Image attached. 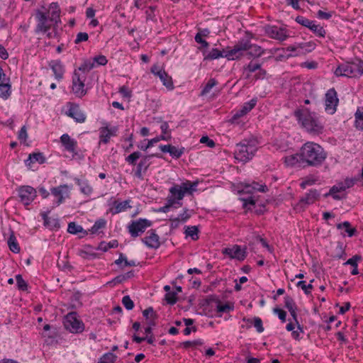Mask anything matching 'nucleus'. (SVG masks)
I'll list each match as a JSON object with an SVG mask.
<instances>
[{"mask_svg": "<svg viewBox=\"0 0 363 363\" xmlns=\"http://www.w3.org/2000/svg\"><path fill=\"white\" fill-rule=\"evenodd\" d=\"M262 52V47H252V48L245 52V55H249L253 57H258Z\"/></svg>", "mask_w": 363, "mask_h": 363, "instance_id": "c03bdc74", "label": "nucleus"}, {"mask_svg": "<svg viewBox=\"0 0 363 363\" xmlns=\"http://www.w3.org/2000/svg\"><path fill=\"white\" fill-rule=\"evenodd\" d=\"M48 14L50 21H53L55 23H57L60 20V9L57 3L52 2L50 4Z\"/></svg>", "mask_w": 363, "mask_h": 363, "instance_id": "b1692460", "label": "nucleus"}, {"mask_svg": "<svg viewBox=\"0 0 363 363\" xmlns=\"http://www.w3.org/2000/svg\"><path fill=\"white\" fill-rule=\"evenodd\" d=\"M223 254L228 255L231 259H237L242 261L246 257V252L242 250L240 245H235L232 247H226L223 250Z\"/></svg>", "mask_w": 363, "mask_h": 363, "instance_id": "dca6fc26", "label": "nucleus"}, {"mask_svg": "<svg viewBox=\"0 0 363 363\" xmlns=\"http://www.w3.org/2000/svg\"><path fill=\"white\" fill-rule=\"evenodd\" d=\"M363 74V61L357 59L355 62H347L339 65L335 71L336 76L357 77Z\"/></svg>", "mask_w": 363, "mask_h": 363, "instance_id": "20e7f679", "label": "nucleus"}, {"mask_svg": "<svg viewBox=\"0 0 363 363\" xmlns=\"http://www.w3.org/2000/svg\"><path fill=\"white\" fill-rule=\"evenodd\" d=\"M200 143L203 144H206V145L209 147H214L216 146L215 142L210 139L208 136H203L200 139Z\"/></svg>", "mask_w": 363, "mask_h": 363, "instance_id": "338daca9", "label": "nucleus"}, {"mask_svg": "<svg viewBox=\"0 0 363 363\" xmlns=\"http://www.w3.org/2000/svg\"><path fill=\"white\" fill-rule=\"evenodd\" d=\"M118 242L116 240H113L108 243L101 242L99 245V248L104 252H106L108 249L117 247Z\"/></svg>", "mask_w": 363, "mask_h": 363, "instance_id": "58836bf2", "label": "nucleus"}, {"mask_svg": "<svg viewBox=\"0 0 363 363\" xmlns=\"http://www.w3.org/2000/svg\"><path fill=\"white\" fill-rule=\"evenodd\" d=\"M217 84L218 82L216 79H215L214 78L210 79L206 83V84L204 86L203 89H202L201 95L203 96L208 94L211 89Z\"/></svg>", "mask_w": 363, "mask_h": 363, "instance_id": "c9c22d12", "label": "nucleus"}, {"mask_svg": "<svg viewBox=\"0 0 363 363\" xmlns=\"http://www.w3.org/2000/svg\"><path fill=\"white\" fill-rule=\"evenodd\" d=\"M197 182L191 183L190 181H186L185 182H183L181 185H179V188L182 191H183V194H192L193 191H196L195 187L197 186Z\"/></svg>", "mask_w": 363, "mask_h": 363, "instance_id": "cd10ccee", "label": "nucleus"}, {"mask_svg": "<svg viewBox=\"0 0 363 363\" xmlns=\"http://www.w3.org/2000/svg\"><path fill=\"white\" fill-rule=\"evenodd\" d=\"M301 164L304 166L318 167L327 158V152L318 143L307 142L300 149Z\"/></svg>", "mask_w": 363, "mask_h": 363, "instance_id": "f257e3e1", "label": "nucleus"}, {"mask_svg": "<svg viewBox=\"0 0 363 363\" xmlns=\"http://www.w3.org/2000/svg\"><path fill=\"white\" fill-rule=\"evenodd\" d=\"M284 306L289 310V311L297 309L293 298L289 296L284 297Z\"/></svg>", "mask_w": 363, "mask_h": 363, "instance_id": "a18cd8bd", "label": "nucleus"}, {"mask_svg": "<svg viewBox=\"0 0 363 363\" xmlns=\"http://www.w3.org/2000/svg\"><path fill=\"white\" fill-rule=\"evenodd\" d=\"M60 142L67 151L77 155V142L71 138L68 134H63L60 137Z\"/></svg>", "mask_w": 363, "mask_h": 363, "instance_id": "f3484780", "label": "nucleus"}, {"mask_svg": "<svg viewBox=\"0 0 363 363\" xmlns=\"http://www.w3.org/2000/svg\"><path fill=\"white\" fill-rule=\"evenodd\" d=\"M218 57H223V49L220 50L217 48H213L205 57V59L215 60Z\"/></svg>", "mask_w": 363, "mask_h": 363, "instance_id": "a19ab883", "label": "nucleus"}, {"mask_svg": "<svg viewBox=\"0 0 363 363\" xmlns=\"http://www.w3.org/2000/svg\"><path fill=\"white\" fill-rule=\"evenodd\" d=\"M8 245L9 250L13 253H18L21 250L19 245L16 240V238L14 235L13 231L11 230V235L8 239Z\"/></svg>", "mask_w": 363, "mask_h": 363, "instance_id": "bb28decb", "label": "nucleus"}, {"mask_svg": "<svg viewBox=\"0 0 363 363\" xmlns=\"http://www.w3.org/2000/svg\"><path fill=\"white\" fill-rule=\"evenodd\" d=\"M170 139H171L170 135H169L168 136H165V135L157 136V137H155V138L149 140L146 145H142L140 147V149L143 150H146L148 148H150V147H152L155 143H157L160 140H169Z\"/></svg>", "mask_w": 363, "mask_h": 363, "instance_id": "c756f323", "label": "nucleus"}, {"mask_svg": "<svg viewBox=\"0 0 363 363\" xmlns=\"http://www.w3.org/2000/svg\"><path fill=\"white\" fill-rule=\"evenodd\" d=\"M122 303L127 310H132L134 308V303L129 296H125L123 297Z\"/></svg>", "mask_w": 363, "mask_h": 363, "instance_id": "4d7b16f0", "label": "nucleus"}, {"mask_svg": "<svg viewBox=\"0 0 363 363\" xmlns=\"http://www.w3.org/2000/svg\"><path fill=\"white\" fill-rule=\"evenodd\" d=\"M34 162H38L39 164H43L45 162V158L41 152H33L30 154L28 158L25 161L26 164L30 169L32 164Z\"/></svg>", "mask_w": 363, "mask_h": 363, "instance_id": "393cba45", "label": "nucleus"}, {"mask_svg": "<svg viewBox=\"0 0 363 363\" xmlns=\"http://www.w3.org/2000/svg\"><path fill=\"white\" fill-rule=\"evenodd\" d=\"M256 328L257 331L258 333H262L264 331V328L262 325V320L259 317H255L253 318V323H252Z\"/></svg>", "mask_w": 363, "mask_h": 363, "instance_id": "e2e57ef3", "label": "nucleus"}, {"mask_svg": "<svg viewBox=\"0 0 363 363\" xmlns=\"http://www.w3.org/2000/svg\"><path fill=\"white\" fill-rule=\"evenodd\" d=\"M18 195L21 201L25 206H28L37 196V191L30 186H23L18 189Z\"/></svg>", "mask_w": 363, "mask_h": 363, "instance_id": "9b49d317", "label": "nucleus"}, {"mask_svg": "<svg viewBox=\"0 0 363 363\" xmlns=\"http://www.w3.org/2000/svg\"><path fill=\"white\" fill-rule=\"evenodd\" d=\"M85 74H80L77 70L74 71L72 77V91L77 96H82L86 94L84 89Z\"/></svg>", "mask_w": 363, "mask_h": 363, "instance_id": "9d476101", "label": "nucleus"}, {"mask_svg": "<svg viewBox=\"0 0 363 363\" xmlns=\"http://www.w3.org/2000/svg\"><path fill=\"white\" fill-rule=\"evenodd\" d=\"M296 51L295 47H287L286 48H277L275 50L274 58L277 61H283L290 57L295 56L296 54H293Z\"/></svg>", "mask_w": 363, "mask_h": 363, "instance_id": "6ab92c4d", "label": "nucleus"}, {"mask_svg": "<svg viewBox=\"0 0 363 363\" xmlns=\"http://www.w3.org/2000/svg\"><path fill=\"white\" fill-rule=\"evenodd\" d=\"M89 35L86 33H79L76 37L74 43L76 44L80 43L82 42H85L88 40Z\"/></svg>", "mask_w": 363, "mask_h": 363, "instance_id": "69168bd1", "label": "nucleus"}, {"mask_svg": "<svg viewBox=\"0 0 363 363\" xmlns=\"http://www.w3.org/2000/svg\"><path fill=\"white\" fill-rule=\"evenodd\" d=\"M64 325L67 330L72 333H81L84 330V324L78 318L76 312H70L66 315Z\"/></svg>", "mask_w": 363, "mask_h": 363, "instance_id": "423d86ee", "label": "nucleus"}, {"mask_svg": "<svg viewBox=\"0 0 363 363\" xmlns=\"http://www.w3.org/2000/svg\"><path fill=\"white\" fill-rule=\"evenodd\" d=\"M141 157V153L138 151L134 152L128 155L125 160L132 165H135L138 159Z\"/></svg>", "mask_w": 363, "mask_h": 363, "instance_id": "864d4df0", "label": "nucleus"}, {"mask_svg": "<svg viewBox=\"0 0 363 363\" xmlns=\"http://www.w3.org/2000/svg\"><path fill=\"white\" fill-rule=\"evenodd\" d=\"M94 64L92 59L84 60L82 64L79 67L78 70L82 72L84 74L89 72L94 67Z\"/></svg>", "mask_w": 363, "mask_h": 363, "instance_id": "473e14b6", "label": "nucleus"}, {"mask_svg": "<svg viewBox=\"0 0 363 363\" xmlns=\"http://www.w3.org/2000/svg\"><path fill=\"white\" fill-rule=\"evenodd\" d=\"M244 186H245V189L247 192H250V190L248 189L250 187H252V189L257 190L260 192H267L268 191V188L266 185L259 184L258 183H257L255 182H253L251 185L245 184Z\"/></svg>", "mask_w": 363, "mask_h": 363, "instance_id": "72a5a7b5", "label": "nucleus"}, {"mask_svg": "<svg viewBox=\"0 0 363 363\" xmlns=\"http://www.w3.org/2000/svg\"><path fill=\"white\" fill-rule=\"evenodd\" d=\"M67 114L69 117L74 118L77 123H83L86 120L85 115L77 104H72L69 108Z\"/></svg>", "mask_w": 363, "mask_h": 363, "instance_id": "4be33fe9", "label": "nucleus"}, {"mask_svg": "<svg viewBox=\"0 0 363 363\" xmlns=\"http://www.w3.org/2000/svg\"><path fill=\"white\" fill-rule=\"evenodd\" d=\"M68 186L66 184L60 185L51 189L52 195L55 198L54 201L56 206H59L64 201V194L67 193Z\"/></svg>", "mask_w": 363, "mask_h": 363, "instance_id": "aec40b11", "label": "nucleus"}, {"mask_svg": "<svg viewBox=\"0 0 363 363\" xmlns=\"http://www.w3.org/2000/svg\"><path fill=\"white\" fill-rule=\"evenodd\" d=\"M143 315L147 320H150L151 318L157 319V318H158L157 314L153 310L152 307H149V308H146L145 310H144L143 311Z\"/></svg>", "mask_w": 363, "mask_h": 363, "instance_id": "79ce46f5", "label": "nucleus"}, {"mask_svg": "<svg viewBox=\"0 0 363 363\" xmlns=\"http://www.w3.org/2000/svg\"><path fill=\"white\" fill-rule=\"evenodd\" d=\"M184 152V147L178 149L175 146H173L171 145L169 154L172 157L178 159L182 155Z\"/></svg>", "mask_w": 363, "mask_h": 363, "instance_id": "49530a36", "label": "nucleus"}, {"mask_svg": "<svg viewBox=\"0 0 363 363\" xmlns=\"http://www.w3.org/2000/svg\"><path fill=\"white\" fill-rule=\"evenodd\" d=\"M151 72L158 76L160 80L162 82L163 85L165 86L168 89L172 90L174 89L172 79L164 70L160 69L158 66L155 65L151 68Z\"/></svg>", "mask_w": 363, "mask_h": 363, "instance_id": "2eb2a0df", "label": "nucleus"}, {"mask_svg": "<svg viewBox=\"0 0 363 363\" xmlns=\"http://www.w3.org/2000/svg\"><path fill=\"white\" fill-rule=\"evenodd\" d=\"M50 66L54 72L55 78L58 80L61 79L63 77L64 68L60 61H51Z\"/></svg>", "mask_w": 363, "mask_h": 363, "instance_id": "a878e982", "label": "nucleus"}, {"mask_svg": "<svg viewBox=\"0 0 363 363\" xmlns=\"http://www.w3.org/2000/svg\"><path fill=\"white\" fill-rule=\"evenodd\" d=\"M345 191V187H343V184H339L337 186H333L329 191V192L324 194L325 197H328L329 196H332L333 198L335 200L341 199V197L337 194V193Z\"/></svg>", "mask_w": 363, "mask_h": 363, "instance_id": "c85d7f7f", "label": "nucleus"}, {"mask_svg": "<svg viewBox=\"0 0 363 363\" xmlns=\"http://www.w3.org/2000/svg\"><path fill=\"white\" fill-rule=\"evenodd\" d=\"M35 18L37 24L35 27V32L39 35H45L48 38H51L55 35V33L50 32L51 28L52 23L53 21H50L46 13L42 11H37L35 13Z\"/></svg>", "mask_w": 363, "mask_h": 363, "instance_id": "39448f33", "label": "nucleus"}, {"mask_svg": "<svg viewBox=\"0 0 363 363\" xmlns=\"http://www.w3.org/2000/svg\"><path fill=\"white\" fill-rule=\"evenodd\" d=\"M152 225V222L145 218L133 220L128 226V232L133 238H136L143 233L146 228Z\"/></svg>", "mask_w": 363, "mask_h": 363, "instance_id": "0eeeda50", "label": "nucleus"}, {"mask_svg": "<svg viewBox=\"0 0 363 363\" xmlns=\"http://www.w3.org/2000/svg\"><path fill=\"white\" fill-rule=\"evenodd\" d=\"M106 225V221L104 219H99L95 222L94 225L89 230L92 234L97 233L99 229L104 228Z\"/></svg>", "mask_w": 363, "mask_h": 363, "instance_id": "8fccbe9b", "label": "nucleus"}, {"mask_svg": "<svg viewBox=\"0 0 363 363\" xmlns=\"http://www.w3.org/2000/svg\"><path fill=\"white\" fill-rule=\"evenodd\" d=\"M153 156H158V155H146L140 161L137 166V169L135 172V176L140 179H143V173L145 172L148 169L150 163L149 162L150 158Z\"/></svg>", "mask_w": 363, "mask_h": 363, "instance_id": "a211bd4d", "label": "nucleus"}, {"mask_svg": "<svg viewBox=\"0 0 363 363\" xmlns=\"http://www.w3.org/2000/svg\"><path fill=\"white\" fill-rule=\"evenodd\" d=\"M233 308H234V306L233 304H230V303L220 304V303H219L217 306V312L228 313L230 311H233Z\"/></svg>", "mask_w": 363, "mask_h": 363, "instance_id": "6e6d98bb", "label": "nucleus"}, {"mask_svg": "<svg viewBox=\"0 0 363 363\" xmlns=\"http://www.w3.org/2000/svg\"><path fill=\"white\" fill-rule=\"evenodd\" d=\"M337 228L338 229L344 228L349 237H352L357 233V230L354 228H352L350 223L348 221H345L342 223H338L337 225Z\"/></svg>", "mask_w": 363, "mask_h": 363, "instance_id": "7c9ffc66", "label": "nucleus"}, {"mask_svg": "<svg viewBox=\"0 0 363 363\" xmlns=\"http://www.w3.org/2000/svg\"><path fill=\"white\" fill-rule=\"evenodd\" d=\"M117 357L112 352L106 353L101 357L98 363H113Z\"/></svg>", "mask_w": 363, "mask_h": 363, "instance_id": "ea45409f", "label": "nucleus"}, {"mask_svg": "<svg viewBox=\"0 0 363 363\" xmlns=\"http://www.w3.org/2000/svg\"><path fill=\"white\" fill-rule=\"evenodd\" d=\"M94 65H106L108 62L106 57L104 55H99L92 58Z\"/></svg>", "mask_w": 363, "mask_h": 363, "instance_id": "13d9d810", "label": "nucleus"}, {"mask_svg": "<svg viewBox=\"0 0 363 363\" xmlns=\"http://www.w3.org/2000/svg\"><path fill=\"white\" fill-rule=\"evenodd\" d=\"M169 193L172 194L173 196H175L177 200H182L184 196V194L180 190L177 184L174 185L169 189Z\"/></svg>", "mask_w": 363, "mask_h": 363, "instance_id": "4c0bfd02", "label": "nucleus"}, {"mask_svg": "<svg viewBox=\"0 0 363 363\" xmlns=\"http://www.w3.org/2000/svg\"><path fill=\"white\" fill-rule=\"evenodd\" d=\"M296 21L299 24L308 28L318 36L323 37L325 34L324 28L320 25L317 24L314 21H311L303 16H297Z\"/></svg>", "mask_w": 363, "mask_h": 363, "instance_id": "f8f14e48", "label": "nucleus"}, {"mask_svg": "<svg viewBox=\"0 0 363 363\" xmlns=\"http://www.w3.org/2000/svg\"><path fill=\"white\" fill-rule=\"evenodd\" d=\"M285 163L288 166H294L298 163H301V157L300 156V152L298 153L286 157Z\"/></svg>", "mask_w": 363, "mask_h": 363, "instance_id": "2f4dec72", "label": "nucleus"}, {"mask_svg": "<svg viewBox=\"0 0 363 363\" xmlns=\"http://www.w3.org/2000/svg\"><path fill=\"white\" fill-rule=\"evenodd\" d=\"M199 229L196 226L187 227L186 230V234L190 236L194 240L199 238L198 237Z\"/></svg>", "mask_w": 363, "mask_h": 363, "instance_id": "09e8293b", "label": "nucleus"}, {"mask_svg": "<svg viewBox=\"0 0 363 363\" xmlns=\"http://www.w3.org/2000/svg\"><path fill=\"white\" fill-rule=\"evenodd\" d=\"M264 30L268 37L280 41L286 40L289 36V33L286 28L277 26H265Z\"/></svg>", "mask_w": 363, "mask_h": 363, "instance_id": "6e6552de", "label": "nucleus"}, {"mask_svg": "<svg viewBox=\"0 0 363 363\" xmlns=\"http://www.w3.org/2000/svg\"><path fill=\"white\" fill-rule=\"evenodd\" d=\"M274 312L278 315L279 318L283 322H286V313L283 309H281L279 308H274Z\"/></svg>", "mask_w": 363, "mask_h": 363, "instance_id": "0e129e2a", "label": "nucleus"}, {"mask_svg": "<svg viewBox=\"0 0 363 363\" xmlns=\"http://www.w3.org/2000/svg\"><path fill=\"white\" fill-rule=\"evenodd\" d=\"M294 116L308 133L313 135L322 133L323 130V124L315 117L312 116L308 108L305 110H296Z\"/></svg>", "mask_w": 363, "mask_h": 363, "instance_id": "f03ea898", "label": "nucleus"}, {"mask_svg": "<svg viewBox=\"0 0 363 363\" xmlns=\"http://www.w3.org/2000/svg\"><path fill=\"white\" fill-rule=\"evenodd\" d=\"M78 184L80 186L81 191L83 194H84L86 195H90L92 193L93 189L88 182H78Z\"/></svg>", "mask_w": 363, "mask_h": 363, "instance_id": "de8ad7c7", "label": "nucleus"}, {"mask_svg": "<svg viewBox=\"0 0 363 363\" xmlns=\"http://www.w3.org/2000/svg\"><path fill=\"white\" fill-rule=\"evenodd\" d=\"M339 99L334 88L330 89L325 96V110L330 114H333L337 109Z\"/></svg>", "mask_w": 363, "mask_h": 363, "instance_id": "1a4fd4ad", "label": "nucleus"}, {"mask_svg": "<svg viewBox=\"0 0 363 363\" xmlns=\"http://www.w3.org/2000/svg\"><path fill=\"white\" fill-rule=\"evenodd\" d=\"M67 231L71 234H77L83 232V228L81 225H77L74 222H71L68 225Z\"/></svg>", "mask_w": 363, "mask_h": 363, "instance_id": "37998d69", "label": "nucleus"}, {"mask_svg": "<svg viewBox=\"0 0 363 363\" xmlns=\"http://www.w3.org/2000/svg\"><path fill=\"white\" fill-rule=\"evenodd\" d=\"M361 259V256L354 255L352 258L347 259L345 264H350L353 267H357V262Z\"/></svg>", "mask_w": 363, "mask_h": 363, "instance_id": "774afa93", "label": "nucleus"}, {"mask_svg": "<svg viewBox=\"0 0 363 363\" xmlns=\"http://www.w3.org/2000/svg\"><path fill=\"white\" fill-rule=\"evenodd\" d=\"M355 127L363 130V106L358 108L355 113Z\"/></svg>", "mask_w": 363, "mask_h": 363, "instance_id": "f704fd0d", "label": "nucleus"}, {"mask_svg": "<svg viewBox=\"0 0 363 363\" xmlns=\"http://www.w3.org/2000/svg\"><path fill=\"white\" fill-rule=\"evenodd\" d=\"M313 279L311 281V282H313ZM296 286L298 287H301L304 291V293L306 294H309L311 293L310 290L313 289V285L311 284V283L306 284L305 281H298V283L296 284Z\"/></svg>", "mask_w": 363, "mask_h": 363, "instance_id": "603ef678", "label": "nucleus"}, {"mask_svg": "<svg viewBox=\"0 0 363 363\" xmlns=\"http://www.w3.org/2000/svg\"><path fill=\"white\" fill-rule=\"evenodd\" d=\"M128 202L127 201L123 202H115V210L113 213H118L126 209Z\"/></svg>", "mask_w": 363, "mask_h": 363, "instance_id": "680f3d73", "label": "nucleus"}, {"mask_svg": "<svg viewBox=\"0 0 363 363\" xmlns=\"http://www.w3.org/2000/svg\"><path fill=\"white\" fill-rule=\"evenodd\" d=\"M252 47H225L223 48V57L228 60H235L245 55V52Z\"/></svg>", "mask_w": 363, "mask_h": 363, "instance_id": "ddd939ff", "label": "nucleus"}, {"mask_svg": "<svg viewBox=\"0 0 363 363\" xmlns=\"http://www.w3.org/2000/svg\"><path fill=\"white\" fill-rule=\"evenodd\" d=\"M184 348L188 349L191 347H195L203 345V342L201 340H196L194 341H185L180 344Z\"/></svg>", "mask_w": 363, "mask_h": 363, "instance_id": "5fc2aeb1", "label": "nucleus"}, {"mask_svg": "<svg viewBox=\"0 0 363 363\" xmlns=\"http://www.w3.org/2000/svg\"><path fill=\"white\" fill-rule=\"evenodd\" d=\"M320 199V193L316 189H311L305 196L300 199L298 203L296 204V208L304 209L306 206L314 203Z\"/></svg>", "mask_w": 363, "mask_h": 363, "instance_id": "4468645a", "label": "nucleus"}, {"mask_svg": "<svg viewBox=\"0 0 363 363\" xmlns=\"http://www.w3.org/2000/svg\"><path fill=\"white\" fill-rule=\"evenodd\" d=\"M11 85L8 83L0 84V97L7 99L10 96Z\"/></svg>", "mask_w": 363, "mask_h": 363, "instance_id": "e433bc0d", "label": "nucleus"}, {"mask_svg": "<svg viewBox=\"0 0 363 363\" xmlns=\"http://www.w3.org/2000/svg\"><path fill=\"white\" fill-rule=\"evenodd\" d=\"M148 233L149 235L142 239L143 242L148 247L154 249L158 248L160 245L159 236L155 233L154 230H150Z\"/></svg>", "mask_w": 363, "mask_h": 363, "instance_id": "412c9836", "label": "nucleus"}, {"mask_svg": "<svg viewBox=\"0 0 363 363\" xmlns=\"http://www.w3.org/2000/svg\"><path fill=\"white\" fill-rule=\"evenodd\" d=\"M16 281L17 283V286L19 290L26 291L28 289V284L23 279L21 274H17L16 276Z\"/></svg>", "mask_w": 363, "mask_h": 363, "instance_id": "3c124183", "label": "nucleus"}, {"mask_svg": "<svg viewBox=\"0 0 363 363\" xmlns=\"http://www.w3.org/2000/svg\"><path fill=\"white\" fill-rule=\"evenodd\" d=\"M257 140L255 138L244 140L236 145L235 150V158L241 162H247L255 155L257 147Z\"/></svg>", "mask_w": 363, "mask_h": 363, "instance_id": "7ed1b4c3", "label": "nucleus"}, {"mask_svg": "<svg viewBox=\"0 0 363 363\" xmlns=\"http://www.w3.org/2000/svg\"><path fill=\"white\" fill-rule=\"evenodd\" d=\"M256 105V101L252 99L249 102L245 103L242 107V112L244 113H247L250 111Z\"/></svg>", "mask_w": 363, "mask_h": 363, "instance_id": "052dcab7", "label": "nucleus"}, {"mask_svg": "<svg viewBox=\"0 0 363 363\" xmlns=\"http://www.w3.org/2000/svg\"><path fill=\"white\" fill-rule=\"evenodd\" d=\"M117 128H108V127H102L100 129V143L107 144L111 136L116 135Z\"/></svg>", "mask_w": 363, "mask_h": 363, "instance_id": "5701e85b", "label": "nucleus"}, {"mask_svg": "<svg viewBox=\"0 0 363 363\" xmlns=\"http://www.w3.org/2000/svg\"><path fill=\"white\" fill-rule=\"evenodd\" d=\"M165 300L167 303L174 305L177 301V294L175 292H168L165 294Z\"/></svg>", "mask_w": 363, "mask_h": 363, "instance_id": "bf43d9fd", "label": "nucleus"}]
</instances>
